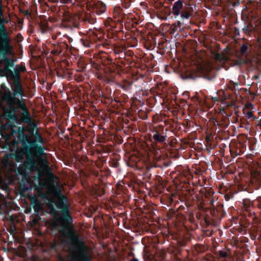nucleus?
Masks as SVG:
<instances>
[{"mask_svg": "<svg viewBox=\"0 0 261 261\" xmlns=\"http://www.w3.org/2000/svg\"><path fill=\"white\" fill-rule=\"evenodd\" d=\"M38 206H36V207H34V210H35V211L36 213H37L38 211Z\"/></svg>", "mask_w": 261, "mask_h": 261, "instance_id": "48", "label": "nucleus"}, {"mask_svg": "<svg viewBox=\"0 0 261 261\" xmlns=\"http://www.w3.org/2000/svg\"><path fill=\"white\" fill-rule=\"evenodd\" d=\"M129 255L133 256V258L129 260L128 261H139V260L138 258L134 256V254L133 253H129Z\"/></svg>", "mask_w": 261, "mask_h": 261, "instance_id": "40", "label": "nucleus"}, {"mask_svg": "<svg viewBox=\"0 0 261 261\" xmlns=\"http://www.w3.org/2000/svg\"><path fill=\"white\" fill-rule=\"evenodd\" d=\"M2 8V0H0V43L3 45L4 47H5L7 45L8 46L9 38L8 32L5 25V23L6 21L4 18Z\"/></svg>", "mask_w": 261, "mask_h": 261, "instance_id": "8", "label": "nucleus"}, {"mask_svg": "<svg viewBox=\"0 0 261 261\" xmlns=\"http://www.w3.org/2000/svg\"><path fill=\"white\" fill-rule=\"evenodd\" d=\"M125 50V47L123 46H116L114 49V54L116 56L122 51ZM117 58V57H116Z\"/></svg>", "mask_w": 261, "mask_h": 261, "instance_id": "26", "label": "nucleus"}, {"mask_svg": "<svg viewBox=\"0 0 261 261\" xmlns=\"http://www.w3.org/2000/svg\"><path fill=\"white\" fill-rule=\"evenodd\" d=\"M10 219L12 223L11 224V226L10 227L9 231H10V233L11 234L13 235L16 230V228L15 224L13 223L14 219H13V217L10 216Z\"/></svg>", "mask_w": 261, "mask_h": 261, "instance_id": "25", "label": "nucleus"}, {"mask_svg": "<svg viewBox=\"0 0 261 261\" xmlns=\"http://www.w3.org/2000/svg\"><path fill=\"white\" fill-rule=\"evenodd\" d=\"M184 21L182 20H178L176 22H175L173 24V27L172 30L174 32L178 31H181L184 30L185 28V27L184 26Z\"/></svg>", "mask_w": 261, "mask_h": 261, "instance_id": "21", "label": "nucleus"}, {"mask_svg": "<svg viewBox=\"0 0 261 261\" xmlns=\"http://www.w3.org/2000/svg\"><path fill=\"white\" fill-rule=\"evenodd\" d=\"M233 197V195L232 193L226 194L225 195L224 197L226 200H229V199L232 198Z\"/></svg>", "mask_w": 261, "mask_h": 261, "instance_id": "36", "label": "nucleus"}, {"mask_svg": "<svg viewBox=\"0 0 261 261\" xmlns=\"http://www.w3.org/2000/svg\"><path fill=\"white\" fill-rule=\"evenodd\" d=\"M150 131L153 134L152 139L156 143L160 144H165L166 143L167 133L168 129H165L162 125H159L156 126H153L150 129Z\"/></svg>", "mask_w": 261, "mask_h": 261, "instance_id": "7", "label": "nucleus"}, {"mask_svg": "<svg viewBox=\"0 0 261 261\" xmlns=\"http://www.w3.org/2000/svg\"><path fill=\"white\" fill-rule=\"evenodd\" d=\"M63 20L66 22L67 25L71 28H80L83 27L86 23L90 22L87 18H84L77 14L68 13L63 18Z\"/></svg>", "mask_w": 261, "mask_h": 261, "instance_id": "6", "label": "nucleus"}, {"mask_svg": "<svg viewBox=\"0 0 261 261\" xmlns=\"http://www.w3.org/2000/svg\"><path fill=\"white\" fill-rule=\"evenodd\" d=\"M204 2H208L210 3H213L214 2V0H203Z\"/></svg>", "mask_w": 261, "mask_h": 261, "instance_id": "46", "label": "nucleus"}, {"mask_svg": "<svg viewBox=\"0 0 261 261\" xmlns=\"http://www.w3.org/2000/svg\"><path fill=\"white\" fill-rule=\"evenodd\" d=\"M164 254H165V253H164V252H163V254H162V257H163V256H164Z\"/></svg>", "mask_w": 261, "mask_h": 261, "instance_id": "54", "label": "nucleus"}, {"mask_svg": "<svg viewBox=\"0 0 261 261\" xmlns=\"http://www.w3.org/2000/svg\"><path fill=\"white\" fill-rule=\"evenodd\" d=\"M118 58L119 59V62L122 60H124L126 56H127V51L125 52L124 51H121L120 53H119L118 55Z\"/></svg>", "mask_w": 261, "mask_h": 261, "instance_id": "29", "label": "nucleus"}, {"mask_svg": "<svg viewBox=\"0 0 261 261\" xmlns=\"http://www.w3.org/2000/svg\"><path fill=\"white\" fill-rule=\"evenodd\" d=\"M134 53L131 51H127V56H126L124 60H122L120 62V63L125 66L126 65H130L132 62V56H133Z\"/></svg>", "mask_w": 261, "mask_h": 261, "instance_id": "19", "label": "nucleus"}, {"mask_svg": "<svg viewBox=\"0 0 261 261\" xmlns=\"http://www.w3.org/2000/svg\"><path fill=\"white\" fill-rule=\"evenodd\" d=\"M99 40L97 35L93 31L89 30L80 39V42L85 47L93 48L96 47Z\"/></svg>", "mask_w": 261, "mask_h": 261, "instance_id": "9", "label": "nucleus"}, {"mask_svg": "<svg viewBox=\"0 0 261 261\" xmlns=\"http://www.w3.org/2000/svg\"><path fill=\"white\" fill-rule=\"evenodd\" d=\"M48 209L50 211V214L53 216H55L57 214V211L56 208L54 207V204L50 203L48 205Z\"/></svg>", "mask_w": 261, "mask_h": 261, "instance_id": "27", "label": "nucleus"}, {"mask_svg": "<svg viewBox=\"0 0 261 261\" xmlns=\"http://www.w3.org/2000/svg\"><path fill=\"white\" fill-rule=\"evenodd\" d=\"M198 216H200V214H198H198H197V215H196V217H197V218H198Z\"/></svg>", "mask_w": 261, "mask_h": 261, "instance_id": "53", "label": "nucleus"}, {"mask_svg": "<svg viewBox=\"0 0 261 261\" xmlns=\"http://www.w3.org/2000/svg\"><path fill=\"white\" fill-rule=\"evenodd\" d=\"M247 119H250L252 121L256 119V117L253 115L252 112H248L247 113Z\"/></svg>", "mask_w": 261, "mask_h": 261, "instance_id": "31", "label": "nucleus"}, {"mask_svg": "<svg viewBox=\"0 0 261 261\" xmlns=\"http://www.w3.org/2000/svg\"><path fill=\"white\" fill-rule=\"evenodd\" d=\"M204 219L206 225H208L211 224V221L208 218L204 217Z\"/></svg>", "mask_w": 261, "mask_h": 261, "instance_id": "43", "label": "nucleus"}, {"mask_svg": "<svg viewBox=\"0 0 261 261\" xmlns=\"http://www.w3.org/2000/svg\"><path fill=\"white\" fill-rule=\"evenodd\" d=\"M243 32L247 34V35H249L250 32H251V31L249 30V28H248V26H245L243 29Z\"/></svg>", "mask_w": 261, "mask_h": 261, "instance_id": "35", "label": "nucleus"}, {"mask_svg": "<svg viewBox=\"0 0 261 261\" xmlns=\"http://www.w3.org/2000/svg\"><path fill=\"white\" fill-rule=\"evenodd\" d=\"M195 249L198 252L200 253L204 251L205 249V247L202 245L196 244L195 245Z\"/></svg>", "mask_w": 261, "mask_h": 261, "instance_id": "28", "label": "nucleus"}, {"mask_svg": "<svg viewBox=\"0 0 261 261\" xmlns=\"http://www.w3.org/2000/svg\"><path fill=\"white\" fill-rule=\"evenodd\" d=\"M254 204L257 205L258 208L261 209V196L258 197L254 201Z\"/></svg>", "mask_w": 261, "mask_h": 261, "instance_id": "30", "label": "nucleus"}, {"mask_svg": "<svg viewBox=\"0 0 261 261\" xmlns=\"http://www.w3.org/2000/svg\"><path fill=\"white\" fill-rule=\"evenodd\" d=\"M57 245L56 243L51 244L50 248L53 250H56Z\"/></svg>", "mask_w": 261, "mask_h": 261, "instance_id": "41", "label": "nucleus"}, {"mask_svg": "<svg viewBox=\"0 0 261 261\" xmlns=\"http://www.w3.org/2000/svg\"><path fill=\"white\" fill-rule=\"evenodd\" d=\"M255 189H258L261 187V175L258 174L256 175H251L250 184Z\"/></svg>", "mask_w": 261, "mask_h": 261, "instance_id": "17", "label": "nucleus"}, {"mask_svg": "<svg viewBox=\"0 0 261 261\" xmlns=\"http://www.w3.org/2000/svg\"><path fill=\"white\" fill-rule=\"evenodd\" d=\"M9 38V44L8 46L4 47L3 45L0 43V56L2 57L3 60L5 62L4 68L1 69V73H3L8 79V75L10 74L12 71L11 67L14 66L15 60L12 58H9L7 57V55H13V47L11 45V39L8 35Z\"/></svg>", "mask_w": 261, "mask_h": 261, "instance_id": "4", "label": "nucleus"}, {"mask_svg": "<svg viewBox=\"0 0 261 261\" xmlns=\"http://www.w3.org/2000/svg\"><path fill=\"white\" fill-rule=\"evenodd\" d=\"M93 9L94 12L97 15H100L106 12L107 7L106 4L102 1H97L94 2Z\"/></svg>", "mask_w": 261, "mask_h": 261, "instance_id": "13", "label": "nucleus"}, {"mask_svg": "<svg viewBox=\"0 0 261 261\" xmlns=\"http://www.w3.org/2000/svg\"><path fill=\"white\" fill-rule=\"evenodd\" d=\"M61 3L63 4H72L73 0H60Z\"/></svg>", "mask_w": 261, "mask_h": 261, "instance_id": "37", "label": "nucleus"}, {"mask_svg": "<svg viewBox=\"0 0 261 261\" xmlns=\"http://www.w3.org/2000/svg\"><path fill=\"white\" fill-rule=\"evenodd\" d=\"M133 84V81L123 80L121 83L118 84V87L123 89L124 91L129 92L132 89Z\"/></svg>", "mask_w": 261, "mask_h": 261, "instance_id": "18", "label": "nucleus"}, {"mask_svg": "<svg viewBox=\"0 0 261 261\" xmlns=\"http://www.w3.org/2000/svg\"><path fill=\"white\" fill-rule=\"evenodd\" d=\"M6 218L7 220H8V216L7 215L6 216Z\"/></svg>", "mask_w": 261, "mask_h": 261, "instance_id": "55", "label": "nucleus"}, {"mask_svg": "<svg viewBox=\"0 0 261 261\" xmlns=\"http://www.w3.org/2000/svg\"><path fill=\"white\" fill-rule=\"evenodd\" d=\"M39 29L41 33H45L48 28V23L46 21H41L39 23Z\"/></svg>", "mask_w": 261, "mask_h": 261, "instance_id": "24", "label": "nucleus"}, {"mask_svg": "<svg viewBox=\"0 0 261 261\" xmlns=\"http://www.w3.org/2000/svg\"><path fill=\"white\" fill-rule=\"evenodd\" d=\"M240 5V0H237L236 1L232 3V5L233 7L238 6Z\"/></svg>", "mask_w": 261, "mask_h": 261, "instance_id": "42", "label": "nucleus"}, {"mask_svg": "<svg viewBox=\"0 0 261 261\" xmlns=\"http://www.w3.org/2000/svg\"><path fill=\"white\" fill-rule=\"evenodd\" d=\"M119 165V162L116 160H112L110 162V165L113 167L117 168L118 167Z\"/></svg>", "mask_w": 261, "mask_h": 261, "instance_id": "34", "label": "nucleus"}, {"mask_svg": "<svg viewBox=\"0 0 261 261\" xmlns=\"http://www.w3.org/2000/svg\"><path fill=\"white\" fill-rule=\"evenodd\" d=\"M248 46L247 44H243L240 48V54L243 57H246L248 52Z\"/></svg>", "mask_w": 261, "mask_h": 261, "instance_id": "23", "label": "nucleus"}, {"mask_svg": "<svg viewBox=\"0 0 261 261\" xmlns=\"http://www.w3.org/2000/svg\"><path fill=\"white\" fill-rule=\"evenodd\" d=\"M58 76H60V75H59V72H58Z\"/></svg>", "mask_w": 261, "mask_h": 261, "instance_id": "56", "label": "nucleus"}, {"mask_svg": "<svg viewBox=\"0 0 261 261\" xmlns=\"http://www.w3.org/2000/svg\"><path fill=\"white\" fill-rule=\"evenodd\" d=\"M217 122H219L218 119H215L214 120V124L215 125H217Z\"/></svg>", "mask_w": 261, "mask_h": 261, "instance_id": "45", "label": "nucleus"}, {"mask_svg": "<svg viewBox=\"0 0 261 261\" xmlns=\"http://www.w3.org/2000/svg\"><path fill=\"white\" fill-rule=\"evenodd\" d=\"M146 168L147 170H149L150 168L153 167H160L162 168V166L160 164L149 161L147 163H145Z\"/></svg>", "mask_w": 261, "mask_h": 261, "instance_id": "22", "label": "nucleus"}, {"mask_svg": "<svg viewBox=\"0 0 261 261\" xmlns=\"http://www.w3.org/2000/svg\"><path fill=\"white\" fill-rule=\"evenodd\" d=\"M234 29H235V31H234L235 34H239V30L236 28H235Z\"/></svg>", "mask_w": 261, "mask_h": 261, "instance_id": "47", "label": "nucleus"}, {"mask_svg": "<svg viewBox=\"0 0 261 261\" xmlns=\"http://www.w3.org/2000/svg\"><path fill=\"white\" fill-rule=\"evenodd\" d=\"M210 71L206 66L196 67V69L191 68L186 70L181 73V77L184 80H194L198 77L204 76Z\"/></svg>", "mask_w": 261, "mask_h": 261, "instance_id": "5", "label": "nucleus"}, {"mask_svg": "<svg viewBox=\"0 0 261 261\" xmlns=\"http://www.w3.org/2000/svg\"><path fill=\"white\" fill-rule=\"evenodd\" d=\"M214 200L213 199H212L210 200V204L211 205H212L213 206H214Z\"/></svg>", "mask_w": 261, "mask_h": 261, "instance_id": "49", "label": "nucleus"}, {"mask_svg": "<svg viewBox=\"0 0 261 261\" xmlns=\"http://www.w3.org/2000/svg\"><path fill=\"white\" fill-rule=\"evenodd\" d=\"M23 13L24 15V16H29V17L31 16V13L29 10H24L23 12Z\"/></svg>", "mask_w": 261, "mask_h": 261, "instance_id": "39", "label": "nucleus"}, {"mask_svg": "<svg viewBox=\"0 0 261 261\" xmlns=\"http://www.w3.org/2000/svg\"><path fill=\"white\" fill-rule=\"evenodd\" d=\"M34 139L30 140L29 137L24 147L21 148V152L24 154L25 160L23 165L17 168L18 173L22 176H27L28 172L37 171L39 169L37 159L41 160L46 155L45 139L37 132L34 134Z\"/></svg>", "mask_w": 261, "mask_h": 261, "instance_id": "3", "label": "nucleus"}, {"mask_svg": "<svg viewBox=\"0 0 261 261\" xmlns=\"http://www.w3.org/2000/svg\"><path fill=\"white\" fill-rule=\"evenodd\" d=\"M68 47V45L66 43L63 42H58V44L54 45L51 53L55 56L63 55Z\"/></svg>", "mask_w": 261, "mask_h": 261, "instance_id": "11", "label": "nucleus"}, {"mask_svg": "<svg viewBox=\"0 0 261 261\" xmlns=\"http://www.w3.org/2000/svg\"><path fill=\"white\" fill-rule=\"evenodd\" d=\"M23 155H24L22 152L21 149L20 151L16 152L15 153H11L10 157L15 160L17 163H19L23 159Z\"/></svg>", "mask_w": 261, "mask_h": 261, "instance_id": "20", "label": "nucleus"}, {"mask_svg": "<svg viewBox=\"0 0 261 261\" xmlns=\"http://www.w3.org/2000/svg\"><path fill=\"white\" fill-rule=\"evenodd\" d=\"M224 113L225 115H222V116L218 118L219 122H217V125L222 128H226L229 124V119L227 115L225 112Z\"/></svg>", "mask_w": 261, "mask_h": 261, "instance_id": "16", "label": "nucleus"}, {"mask_svg": "<svg viewBox=\"0 0 261 261\" xmlns=\"http://www.w3.org/2000/svg\"><path fill=\"white\" fill-rule=\"evenodd\" d=\"M53 202L57 208L60 210L61 215L53 223V228L58 230L60 234L66 236L72 246L79 249L80 261H92L86 251L84 242L74 234L73 220L69 210L70 204L67 196L60 193L56 201Z\"/></svg>", "mask_w": 261, "mask_h": 261, "instance_id": "2", "label": "nucleus"}, {"mask_svg": "<svg viewBox=\"0 0 261 261\" xmlns=\"http://www.w3.org/2000/svg\"><path fill=\"white\" fill-rule=\"evenodd\" d=\"M185 5L188 7H185L180 12L181 20L184 21L185 19H189L192 15V12H193V9L190 7L191 5L189 3H185Z\"/></svg>", "mask_w": 261, "mask_h": 261, "instance_id": "14", "label": "nucleus"}, {"mask_svg": "<svg viewBox=\"0 0 261 261\" xmlns=\"http://www.w3.org/2000/svg\"><path fill=\"white\" fill-rule=\"evenodd\" d=\"M223 208V205L220 204L211 210V214L215 220H220L225 216L226 212L224 211Z\"/></svg>", "mask_w": 261, "mask_h": 261, "instance_id": "12", "label": "nucleus"}, {"mask_svg": "<svg viewBox=\"0 0 261 261\" xmlns=\"http://www.w3.org/2000/svg\"><path fill=\"white\" fill-rule=\"evenodd\" d=\"M198 198V195H197V194H196V195H195L194 196V197H192V199H193V200H194V198Z\"/></svg>", "mask_w": 261, "mask_h": 261, "instance_id": "52", "label": "nucleus"}, {"mask_svg": "<svg viewBox=\"0 0 261 261\" xmlns=\"http://www.w3.org/2000/svg\"><path fill=\"white\" fill-rule=\"evenodd\" d=\"M184 1L182 0H178L175 2L172 7V13L174 15L175 18H177L180 14L181 10H182Z\"/></svg>", "mask_w": 261, "mask_h": 261, "instance_id": "15", "label": "nucleus"}, {"mask_svg": "<svg viewBox=\"0 0 261 261\" xmlns=\"http://www.w3.org/2000/svg\"><path fill=\"white\" fill-rule=\"evenodd\" d=\"M123 5L126 9L129 8L130 6V1L127 0V1L124 2Z\"/></svg>", "mask_w": 261, "mask_h": 261, "instance_id": "38", "label": "nucleus"}, {"mask_svg": "<svg viewBox=\"0 0 261 261\" xmlns=\"http://www.w3.org/2000/svg\"><path fill=\"white\" fill-rule=\"evenodd\" d=\"M13 133L17 135V138L21 145V148L24 147L29 136L25 133L23 126H18L17 129H13Z\"/></svg>", "mask_w": 261, "mask_h": 261, "instance_id": "10", "label": "nucleus"}, {"mask_svg": "<svg viewBox=\"0 0 261 261\" xmlns=\"http://www.w3.org/2000/svg\"><path fill=\"white\" fill-rule=\"evenodd\" d=\"M115 11L118 14V16L122 17V15H123V14L122 13V9L121 8L118 7L117 8H115Z\"/></svg>", "mask_w": 261, "mask_h": 261, "instance_id": "33", "label": "nucleus"}, {"mask_svg": "<svg viewBox=\"0 0 261 261\" xmlns=\"http://www.w3.org/2000/svg\"><path fill=\"white\" fill-rule=\"evenodd\" d=\"M192 205H193V203L192 202H186V205L187 206H191Z\"/></svg>", "mask_w": 261, "mask_h": 261, "instance_id": "44", "label": "nucleus"}, {"mask_svg": "<svg viewBox=\"0 0 261 261\" xmlns=\"http://www.w3.org/2000/svg\"><path fill=\"white\" fill-rule=\"evenodd\" d=\"M219 255L221 257L225 258L227 256L228 253L226 251L220 250L219 251Z\"/></svg>", "mask_w": 261, "mask_h": 261, "instance_id": "32", "label": "nucleus"}, {"mask_svg": "<svg viewBox=\"0 0 261 261\" xmlns=\"http://www.w3.org/2000/svg\"><path fill=\"white\" fill-rule=\"evenodd\" d=\"M112 80H111V79H107V83H109L110 82H112Z\"/></svg>", "mask_w": 261, "mask_h": 261, "instance_id": "51", "label": "nucleus"}, {"mask_svg": "<svg viewBox=\"0 0 261 261\" xmlns=\"http://www.w3.org/2000/svg\"><path fill=\"white\" fill-rule=\"evenodd\" d=\"M169 164L168 163H164V166L165 167H167L169 166Z\"/></svg>", "mask_w": 261, "mask_h": 261, "instance_id": "50", "label": "nucleus"}, {"mask_svg": "<svg viewBox=\"0 0 261 261\" xmlns=\"http://www.w3.org/2000/svg\"><path fill=\"white\" fill-rule=\"evenodd\" d=\"M25 71V66L20 64L16 65L14 70L8 75L7 80L11 91L8 88L4 91L3 99L7 105L3 109L4 117L8 120V126L11 129L15 127L16 124L20 125L22 122L28 123L33 128L36 127L25 100L22 99L24 92L20 73Z\"/></svg>", "mask_w": 261, "mask_h": 261, "instance_id": "1", "label": "nucleus"}]
</instances>
